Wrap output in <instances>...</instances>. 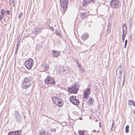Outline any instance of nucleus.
I'll use <instances>...</instances> for the list:
<instances>
[{
    "mask_svg": "<svg viewBox=\"0 0 135 135\" xmlns=\"http://www.w3.org/2000/svg\"><path fill=\"white\" fill-rule=\"evenodd\" d=\"M29 75L23 79L22 86L23 89H27L30 87L33 83V77L31 74L29 73Z\"/></svg>",
    "mask_w": 135,
    "mask_h": 135,
    "instance_id": "nucleus-1",
    "label": "nucleus"
},
{
    "mask_svg": "<svg viewBox=\"0 0 135 135\" xmlns=\"http://www.w3.org/2000/svg\"><path fill=\"white\" fill-rule=\"evenodd\" d=\"M110 5L112 9H117L121 7V4L118 0H112L110 2Z\"/></svg>",
    "mask_w": 135,
    "mask_h": 135,
    "instance_id": "nucleus-2",
    "label": "nucleus"
},
{
    "mask_svg": "<svg viewBox=\"0 0 135 135\" xmlns=\"http://www.w3.org/2000/svg\"><path fill=\"white\" fill-rule=\"evenodd\" d=\"M80 85V84L77 83L73 85L71 87H68V91L70 93L76 94L78 92L79 88Z\"/></svg>",
    "mask_w": 135,
    "mask_h": 135,
    "instance_id": "nucleus-3",
    "label": "nucleus"
},
{
    "mask_svg": "<svg viewBox=\"0 0 135 135\" xmlns=\"http://www.w3.org/2000/svg\"><path fill=\"white\" fill-rule=\"evenodd\" d=\"M60 5L61 7L62 8V11H63V14L64 13L67 11L68 7V4L69 1V0H60Z\"/></svg>",
    "mask_w": 135,
    "mask_h": 135,
    "instance_id": "nucleus-4",
    "label": "nucleus"
},
{
    "mask_svg": "<svg viewBox=\"0 0 135 135\" xmlns=\"http://www.w3.org/2000/svg\"><path fill=\"white\" fill-rule=\"evenodd\" d=\"M33 63L34 61L33 59L31 58L25 62V65L28 69L30 70L32 67L33 64Z\"/></svg>",
    "mask_w": 135,
    "mask_h": 135,
    "instance_id": "nucleus-5",
    "label": "nucleus"
},
{
    "mask_svg": "<svg viewBox=\"0 0 135 135\" xmlns=\"http://www.w3.org/2000/svg\"><path fill=\"white\" fill-rule=\"evenodd\" d=\"M45 81L46 83L49 84H54L56 83L53 78L49 76H47V78L45 80Z\"/></svg>",
    "mask_w": 135,
    "mask_h": 135,
    "instance_id": "nucleus-6",
    "label": "nucleus"
},
{
    "mask_svg": "<svg viewBox=\"0 0 135 135\" xmlns=\"http://www.w3.org/2000/svg\"><path fill=\"white\" fill-rule=\"evenodd\" d=\"M91 93V89L90 87L88 88L84 91L83 93L84 99H85L83 100L84 101H85V100L87 99L89 97V95Z\"/></svg>",
    "mask_w": 135,
    "mask_h": 135,
    "instance_id": "nucleus-7",
    "label": "nucleus"
},
{
    "mask_svg": "<svg viewBox=\"0 0 135 135\" xmlns=\"http://www.w3.org/2000/svg\"><path fill=\"white\" fill-rule=\"evenodd\" d=\"M15 120L16 122L20 123L22 122V120L21 117L18 112L15 111L14 115Z\"/></svg>",
    "mask_w": 135,
    "mask_h": 135,
    "instance_id": "nucleus-8",
    "label": "nucleus"
},
{
    "mask_svg": "<svg viewBox=\"0 0 135 135\" xmlns=\"http://www.w3.org/2000/svg\"><path fill=\"white\" fill-rule=\"evenodd\" d=\"M59 70L60 71L64 73L65 75L69 73L70 72V69L69 68L66 67H60L59 68Z\"/></svg>",
    "mask_w": 135,
    "mask_h": 135,
    "instance_id": "nucleus-9",
    "label": "nucleus"
},
{
    "mask_svg": "<svg viewBox=\"0 0 135 135\" xmlns=\"http://www.w3.org/2000/svg\"><path fill=\"white\" fill-rule=\"evenodd\" d=\"M123 69L122 68V65H120L116 70V76L118 78H120L122 74Z\"/></svg>",
    "mask_w": 135,
    "mask_h": 135,
    "instance_id": "nucleus-10",
    "label": "nucleus"
},
{
    "mask_svg": "<svg viewBox=\"0 0 135 135\" xmlns=\"http://www.w3.org/2000/svg\"><path fill=\"white\" fill-rule=\"evenodd\" d=\"M95 2V0H84L83 6H85L89 3L91 2L93 3Z\"/></svg>",
    "mask_w": 135,
    "mask_h": 135,
    "instance_id": "nucleus-11",
    "label": "nucleus"
},
{
    "mask_svg": "<svg viewBox=\"0 0 135 135\" xmlns=\"http://www.w3.org/2000/svg\"><path fill=\"white\" fill-rule=\"evenodd\" d=\"M122 35H126L127 31V25L125 24H124L122 26Z\"/></svg>",
    "mask_w": 135,
    "mask_h": 135,
    "instance_id": "nucleus-12",
    "label": "nucleus"
},
{
    "mask_svg": "<svg viewBox=\"0 0 135 135\" xmlns=\"http://www.w3.org/2000/svg\"><path fill=\"white\" fill-rule=\"evenodd\" d=\"M60 54V52L58 51L53 50L52 52V55L54 57H57L59 56Z\"/></svg>",
    "mask_w": 135,
    "mask_h": 135,
    "instance_id": "nucleus-13",
    "label": "nucleus"
},
{
    "mask_svg": "<svg viewBox=\"0 0 135 135\" xmlns=\"http://www.w3.org/2000/svg\"><path fill=\"white\" fill-rule=\"evenodd\" d=\"M39 135H50V133H48L45 130L43 129H41L39 131Z\"/></svg>",
    "mask_w": 135,
    "mask_h": 135,
    "instance_id": "nucleus-14",
    "label": "nucleus"
},
{
    "mask_svg": "<svg viewBox=\"0 0 135 135\" xmlns=\"http://www.w3.org/2000/svg\"><path fill=\"white\" fill-rule=\"evenodd\" d=\"M20 131H11L9 132L8 135H20Z\"/></svg>",
    "mask_w": 135,
    "mask_h": 135,
    "instance_id": "nucleus-15",
    "label": "nucleus"
},
{
    "mask_svg": "<svg viewBox=\"0 0 135 135\" xmlns=\"http://www.w3.org/2000/svg\"><path fill=\"white\" fill-rule=\"evenodd\" d=\"M89 37V35L88 33H84L81 36V38L82 40L85 41Z\"/></svg>",
    "mask_w": 135,
    "mask_h": 135,
    "instance_id": "nucleus-16",
    "label": "nucleus"
},
{
    "mask_svg": "<svg viewBox=\"0 0 135 135\" xmlns=\"http://www.w3.org/2000/svg\"><path fill=\"white\" fill-rule=\"evenodd\" d=\"M94 102V99L93 98L90 97V99H89L87 103H88V105L90 106L93 105V103Z\"/></svg>",
    "mask_w": 135,
    "mask_h": 135,
    "instance_id": "nucleus-17",
    "label": "nucleus"
},
{
    "mask_svg": "<svg viewBox=\"0 0 135 135\" xmlns=\"http://www.w3.org/2000/svg\"><path fill=\"white\" fill-rule=\"evenodd\" d=\"M41 29L39 27H36L34 29L33 32L35 33L36 35L40 33Z\"/></svg>",
    "mask_w": 135,
    "mask_h": 135,
    "instance_id": "nucleus-18",
    "label": "nucleus"
},
{
    "mask_svg": "<svg viewBox=\"0 0 135 135\" xmlns=\"http://www.w3.org/2000/svg\"><path fill=\"white\" fill-rule=\"evenodd\" d=\"M71 103L74 105H78L79 104V100L78 99H75V100H73Z\"/></svg>",
    "mask_w": 135,
    "mask_h": 135,
    "instance_id": "nucleus-19",
    "label": "nucleus"
},
{
    "mask_svg": "<svg viewBox=\"0 0 135 135\" xmlns=\"http://www.w3.org/2000/svg\"><path fill=\"white\" fill-rule=\"evenodd\" d=\"M87 14L85 12L81 13L80 15V17L82 19L85 18L86 17Z\"/></svg>",
    "mask_w": 135,
    "mask_h": 135,
    "instance_id": "nucleus-20",
    "label": "nucleus"
},
{
    "mask_svg": "<svg viewBox=\"0 0 135 135\" xmlns=\"http://www.w3.org/2000/svg\"><path fill=\"white\" fill-rule=\"evenodd\" d=\"M76 97L75 96H70V97L69 99L71 102H72L73 101L75 100V99H76Z\"/></svg>",
    "mask_w": 135,
    "mask_h": 135,
    "instance_id": "nucleus-21",
    "label": "nucleus"
},
{
    "mask_svg": "<svg viewBox=\"0 0 135 135\" xmlns=\"http://www.w3.org/2000/svg\"><path fill=\"white\" fill-rule=\"evenodd\" d=\"M57 102V104L56 103V104L59 107H61L62 105V103L61 102L60 100V101H58Z\"/></svg>",
    "mask_w": 135,
    "mask_h": 135,
    "instance_id": "nucleus-22",
    "label": "nucleus"
},
{
    "mask_svg": "<svg viewBox=\"0 0 135 135\" xmlns=\"http://www.w3.org/2000/svg\"><path fill=\"white\" fill-rule=\"evenodd\" d=\"M78 133L79 134V135H84V131L81 130H79L78 131Z\"/></svg>",
    "mask_w": 135,
    "mask_h": 135,
    "instance_id": "nucleus-23",
    "label": "nucleus"
},
{
    "mask_svg": "<svg viewBox=\"0 0 135 135\" xmlns=\"http://www.w3.org/2000/svg\"><path fill=\"white\" fill-rule=\"evenodd\" d=\"M134 102L133 100H129L128 101V105L131 106L133 105Z\"/></svg>",
    "mask_w": 135,
    "mask_h": 135,
    "instance_id": "nucleus-24",
    "label": "nucleus"
},
{
    "mask_svg": "<svg viewBox=\"0 0 135 135\" xmlns=\"http://www.w3.org/2000/svg\"><path fill=\"white\" fill-rule=\"evenodd\" d=\"M43 67L45 71H47L49 69V66L47 64H46L44 65L43 66Z\"/></svg>",
    "mask_w": 135,
    "mask_h": 135,
    "instance_id": "nucleus-25",
    "label": "nucleus"
},
{
    "mask_svg": "<svg viewBox=\"0 0 135 135\" xmlns=\"http://www.w3.org/2000/svg\"><path fill=\"white\" fill-rule=\"evenodd\" d=\"M110 28H107V30L105 32V34L107 35L108 33H109L110 32Z\"/></svg>",
    "mask_w": 135,
    "mask_h": 135,
    "instance_id": "nucleus-26",
    "label": "nucleus"
},
{
    "mask_svg": "<svg viewBox=\"0 0 135 135\" xmlns=\"http://www.w3.org/2000/svg\"><path fill=\"white\" fill-rule=\"evenodd\" d=\"M129 126L128 125H127L125 128V132L126 133H127L129 132Z\"/></svg>",
    "mask_w": 135,
    "mask_h": 135,
    "instance_id": "nucleus-27",
    "label": "nucleus"
},
{
    "mask_svg": "<svg viewBox=\"0 0 135 135\" xmlns=\"http://www.w3.org/2000/svg\"><path fill=\"white\" fill-rule=\"evenodd\" d=\"M56 33L57 35H58L59 36V37H61L62 35L59 31H57L56 32Z\"/></svg>",
    "mask_w": 135,
    "mask_h": 135,
    "instance_id": "nucleus-28",
    "label": "nucleus"
},
{
    "mask_svg": "<svg viewBox=\"0 0 135 135\" xmlns=\"http://www.w3.org/2000/svg\"><path fill=\"white\" fill-rule=\"evenodd\" d=\"M1 13L2 15L4 16L5 13L4 10L2 9L1 10Z\"/></svg>",
    "mask_w": 135,
    "mask_h": 135,
    "instance_id": "nucleus-29",
    "label": "nucleus"
},
{
    "mask_svg": "<svg viewBox=\"0 0 135 135\" xmlns=\"http://www.w3.org/2000/svg\"><path fill=\"white\" fill-rule=\"evenodd\" d=\"M124 79L123 80V83H122V86H123L124 83H125V72H124Z\"/></svg>",
    "mask_w": 135,
    "mask_h": 135,
    "instance_id": "nucleus-30",
    "label": "nucleus"
},
{
    "mask_svg": "<svg viewBox=\"0 0 135 135\" xmlns=\"http://www.w3.org/2000/svg\"><path fill=\"white\" fill-rule=\"evenodd\" d=\"M23 13H21L19 14V16L18 17V18L19 19L21 18L22 17L23 15Z\"/></svg>",
    "mask_w": 135,
    "mask_h": 135,
    "instance_id": "nucleus-31",
    "label": "nucleus"
},
{
    "mask_svg": "<svg viewBox=\"0 0 135 135\" xmlns=\"http://www.w3.org/2000/svg\"><path fill=\"white\" fill-rule=\"evenodd\" d=\"M50 130L51 131V132H54V133H55L56 131V129L55 128H53L52 129H50Z\"/></svg>",
    "mask_w": 135,
    "mask_h": 135,
    "instance_id": "nucleus-32",
    "label": "nucleus"
},
{
    "mask_svg": "<svg viewBox=\"0 0 135 135\" xmlns=\"http://www.w3.org/2000/svg\"><path fill=\"white\" fill-rule=\"evenodd\" d=\"M126 35H122V41L123 42L126 36Z\"/></svg>",
    "mask_w": 135,
    "mask_h": 135,
    "instance_id": "nucleus-33",
    "label": "nucleus"
},
{
    "mask_svg": "<svg viewBox=\"0 0 135 135\" xmlns=\"http://www.w3.org/2000/svg\"><path fill=\"white\" fill-rule=\"evenodd\" d=\"M111 23L109 22L108 25L107 26V28H109L110 29L111 27Z\"/></svg>",
    "mask_w": 135,
    "mask_h": 135,
    "instance_id": "nucleus-34",
    "label": "nucleus"
},
{
    "mask_svg": "<svg viewBox=\"0 0 135 135\" xmlns=\"http://www.w3.org/2000/svg\"><path fill=\"white\" fill-rule=\"evenodd\" d=\"M6 14H7L9 16L10 15V13L9 11L8 10H7L6 12Z\"/></svg>",
    "mask_w": 135,
    "mask_h": 135,
    "instance_id": "nucleus-35",
    "label": "nucleus"
},
{
    "mask_svg": "<svg viewBox=\"0 0 135 135\" xmlns=\"http://www.w3.org/2000/svg\"><path fill=\"white\" fill-rule=\"evenodd\" d=\"M50 30L52 31H54V29L52 27H50Z\"/></svg>",
    "mask_w": 135,
    "mask_h": 135,
    "instance_id": "nucleus-36",
    "label": "nucleus"
},
{
    "mask_svg": "<svg viewBox=\"0 0 135 135\" xmlns=\"http://www.w3.org/2000/svg\"><path fill=\"white\" fill-rule=\"evenodd\" d=\"M18 49H17V48L16 49L15 51V55H16L17 54V51H18Z\"/></svg>",
    "mask_w": 135,
    "mask_h": 135,
    "instance_id": "nucleus-37",
    "label": "nucleus"
},
{
    "mask_svg": "<svg viewBox=\"0 0 135 135\" xmlns=\"http://www.w3.org/2000/svg\"><path fill=\"white\" fill-rule=\"evenodd\" d=\"M113 123L112 124V127H111V130L112 131L113 130V124H114V121L113 120Z\"/></svg>",
    "mask_w": 135,
    "mask_h": 135,
    "instance_id": "nucleus-38",
    "label": "nucleus"
},
{
    "mask_svg": "<svg viewBox=\"0 0 135 135\" xmlns=\"http://www.w3.org/2000/svg\"><path fill=\"white\" fill-rule=\"evenodd\" d=\"M3 16L2 15H0V20H2L3 19Z\"/></svg>",
    "mask_w": 135,
    "mask_h": 135,
    "instance_id": "nucleus-39",
    "label": "nucleus"
},
{
    "mask_svg": "<svg viewBox=\"0 0 135 135\" xmlns=\"http://www.w3.org/2000/svg\"><path fill=\"white\" fill-rule=\"evenodd\" d=\"M60 99H59V98H57V99H56V100L55 102H57L58 101H60Z\"/></svg>",
    "mask_w": 135,
    "mask_h": 135,
    "instance_id": "nucleus-40",
    "label": "nucleus"
},
{
    "mask_svg": "<svg viewBox=\"0 0 135 135\" xmlns=\"http://www.w3.org/2000/svg\"><path fill=\"white\" fill-rule=\"evenodd\" d=\"M19 42H18L17 44L16 45V48H17V49H18L19 45Z\"/></svg>",
    "mask_w": 135,
    "mask_h": 135,
    "instance_id": "nucleus-41",
    "label": "nucleus"
},
{
    "mask_svg": "<svg viewBox=\"0 0 135 135\" xmlns=\"http://www.w3.org/2000/svg\"><path fill=\"white\" fill-rule=\"evenodd\" d=\"M128 43V40H126L125 41V44L127 45Z\"/></svg>",
    "mask_w": 135,
    "mask_h": 135,
    "instance_id": "nucleus-42",
    "label": "nucleus"
},
{
    "mask_svg": "<svg viewBox=\"0 0 135 135\" xmlns=\"http://www.w3.org/2000/svg\"><path fill=\"white\" fill-rule=\"evenodd\" d=\"M38 47L39 48H41L42 47V45H38Z\"/></svg>",
    "mask_w": 135,
    "mask_h": 135,
    "instance_id": "nucleus-43",
    "label": "nucleus"
},
{
    "mask_svg": "<svg viewBox=\"0 0 135 135\" xmlns=\"http://www.w3.org/2000/svg\"><path fill=\"white\" fill-rule=\"evenodd\" d=\"M100 26V28H102V30L103 29V26L102 25H101Z\"/></svg>",
    "mask_w": 135,
    "mask_h": 135,
    "instance_id": "nucleus-44",
    "label": "nucleus"
},
{
    "mask_svg": "<svg viewBox=\"0 0 135 135\" xmlns=\"http://www.w3.org/2000/svg\"><path fill=\"white\" fill-rule=\"evenodd\" d=\"M57 97L55 96H54V98L56 100V99H57Z\"/></svg>",
    "mask_w": 135,
    "mask_h": 135,
    "instance_id": "nucleus-45",
    "label": "nucleus"
},
{
    "mask_svg": "<svg viewBox=\"0 0 135 135\" xmlns=\"http://www.w3.org/2000/svg\"><path fill=\"white\" fill-rule=\"evenodd\" d=\"M127 45L124 44V48L125 49L126 48V47Z\"/></svg>",
    "mask_w": 135,
    "mask_h": 135,
    "instance_id": "nucleus-46",
    "label": "nucleus"
},
{
    "mask_svg": "<svg viewBox=\"0 0 135 135\" xmlns=\"http://www.w3.org/2000/svg\"><path fill=\"white\" fill-rule=\"evenodd\" d=\"M133 105L135 107V102H134Z\"/></svg>",
    "mask_w": 135,
    "mask_h": 135,
    "instance_id": "nucleus-47",
    "label": "nucleus"
},
{
    "mask_svg": "<svg viewBox=\"0 0 135 135\" xmlns=\"http://www.w3.org/2000/svg\"><path fill=\"white\" fill-rule=\"evenodd\" d=\"M133 111V113L135 114V110H134Z\"/></svg>",
    "mask_w": 135,
    "mask_h": 135,
    "instance_id": "nucleus-48",
    "label": "nucleus"
},
{
    "mask_svg": "<svg viewBox=\"0 0 135 135\" xmlns=\"http://www.w3.org/2000/svg\"><path fill=\"white\" fill-rule=\"evenodd\" d=\"M12 3H13V4L14 5V0H13L12 1Z\"/></svg>",
    "mask_w": 135,
    "mask_h": 135,
    "instance_id": "nucleus-49",
    "label": "nucleus"
},
{
    "mask_svg": "<svg viewBox=\"0 0 135 135\" xmlns=\"http://www.w3.org/2000/svg\"><path fill=\"white\" fill-rule=\"evenodd\" d=\"M129 21V25H131V21Z\"/></svg>",
    "mask_w": 135,
    "mask_h": 135,
    "instance_id": "nucleus-50",
    "label": "nucleus"
},
{
    "mask_svg": "<svg viewBox=\"0 0 135 135\" xmlns=\"http://www.w3.org/2000/svg\"><path fill=\"white\" fill-rule=\"evenodd\" d=\"M98 121V120L97 119H96L95 120V122H97Z\"/></svg>",
    "mask_w": 135,
    "mask_h": 135,
    "instance_id": "nucleus-51",
    "label": "nucleus"
},
{
    "mask_svg": "<svg viewBox=\"0 0 135 135\" xmlns=\"http://www.w3.org/2000/svg\"><path fill=\"white\" fill-rule=\"evenodd\" d=\"M53 99V98L52 97V99Z\"/></svg>",
    "mask_w": 135,
    "mask_h": 135,
    "instance_id": "nucleus-52",
    "label": "nucleus"
},
{
    "mask_svg": "<svg viewBox=\"0 0 135 135\" xmlns=\"http://www.w3.org/2000/svg\"><path fill=\"white\" fill-rule=\"evenodd\" d=\"M80 119H82L81 118H80Z\"/></svg>",
    "mask_w": 135,
    "mask_h": 135,
    "instance_id": "nucleus-53",
    "label": "nucleus"
},
{
    "mask_svg": "<svg viewBox=\"0 0 135 135\" xmlns=\"http://www.w3.org/2000/svg\"><path fill=\"white\" fill-rule=\"evenodd\" d=\"M76 135H78V134H77Z\"/></svg>",
    "mask_w": 135,
    "mask_h": 135,
    "instance_id": "nucleus-54",
    "label": "nucleus"
}]
</instances>
